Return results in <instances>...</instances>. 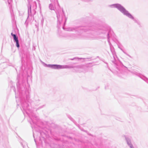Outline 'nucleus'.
Wrapping results in <instances>:
<instances>
[{"instance_id":"4","label":"nucleus","mask_w":148,"mask_h":148,"mask_svg":"<svg viewBox=\"0 0 148 148\" xmlns=\"http://www.w3.org/2000/svg\"><path fill=\"white\" fill-rule=\"evenodd\" d=\"M11 35L13 36V38L15 41L18 40V37L16 36L15 34H13L12 33H11Z\"/></svg>"},{"instance_id":"5","label":"nucleus","mask_w":148,"mask_h":148,"mask_svg":"<svg viewBox=\"0 0 148 148\" xmlns=\"http://www.w3.org/2000/svg\"><path fill=\"white\" fill-rule=\"evenodd\" d=\"M16 46L17 47L19 48V44L18 40H17L16 41Z\"/></svg>"},{"instance_id":"2","label":"nucleus","mask_w":148,"mask_h":148,"mask_svg":"<svg viewBox=\"0 0 148 148\" xmlns=\"http://www.w3.org/2000/svg\"><path fill=\"white\" fill-rule=\"evenodd\" d=\"M119 9L120 11L123 13L124 14H125L127 11L122 6L119 7Z\"/></svg>"},{"instance_id":"1","label":"nucleus","mask_w":148,"mask_h":148,"mask_svg":"<svg viewBox=\"0 0 148 148\" xmlns=\"http://www.w3.org/2000/svg\"><path fill=\"white\" fill-rule=\"evenodd\" d=\"M49 66L54 69H61L63 68L62 66L58 65H50Z\"/></svg>"},{"instance_id":"3","label":"nucleus","mask_w":148,"mask_h":148,"mask_svg":"<svg viewBox=\"0 0 148 148\" xmlns=\"http://www.w3.org/2000/svg\"><path fill=\"white\" fill-rule=\"evenodd\" d=\"M125 14L128 17H129L131 18H132V19L134 18L127 11L125 13Z\"/></svg>"}]
</instances>
